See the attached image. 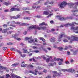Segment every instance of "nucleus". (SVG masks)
<instances>
[{"label": "nucleus", "instance_id": "nucleus-1", "mask_svg": "<svg viewBox=\"0 0 78 78\" xmlns=\"http://www.w3.org/2000/svg\"><path fill=\"white\" fill-rule=\"evenodd\" d=\"M39 25L41 26V27L39 26H36V25H33L29 26L28 28V30H33V29H37L38 30H41V28L42 30H45V29H46L47 27L45 26L43 27L42 26L45 25V26H47L48 24L44 22H43L39 24Z\"/></svg>", "mask_w": 78, "mask_h": 78}, {"label": "nucleus", "instance_id": "nucleus-2", "mask_svg": "<svg viewBox=\"0 0 78 78\" xmlns=\"http://www.w3.org/2000/svg\"><path fill=\"white\" fill-rule=\"evenodd\" d=\"M68 5L69 8H73V9H75V10H72V11L73 12H78V10L77 9V6H78V2L68 3ZM74 5H75L76 6L73 7Z\"/></svg>", "mask_w": 78, "mask_h": 78}, {"label": "nucleus", "instance_id": "nucleus-3", "mask_svg": "<svg viewBox=\"0 0 78 78\" xmlns=\"http://www.w3.org/2000/svg\"><path fill=\"white\" fill-rule=\"evenodd\" d=\"M56 17L58 18L60 20H67V19H74L73 17L72 16L67 17L66 18L65 17H62V16L61 15L57 16H56Z\"/></svg>", "mask_w": 78, "mask_h": 78}, {"label": "nucleus", "instance_id": "nucleus-4", "mask_svg": "<svg viewBox=\"0 0 78 78\" xmlns=\"http://www.w3.org/2000/svg\"><path fill=\"white\" fill-rule=\"evenodd\" d=\"M67 4V3L64 2H63L61 3L59 5V6L60 8L61 9H62L66 7V5Z\"/></svg>", "mask_w": 78, "mask_h": 78}, {"label": "nucleus", "instance_id": "nucleus-5", "mask_svg": "<svg viewBox=\"0 0 78 78\" xmlns=\"http://www.w3.org/2000/svg\"><path fill=\"white\" fill-rule=\"evenodd\" d=\"M11 24H10V26H11V27H16V25H14V24H16V22L14 21H11Z\"/></svg>", "mask_w": 78, "mask_h": 78}, {"label": "nucleus", "instance_id": "nucleus-6", "mask_svg": "<svg viewBox=\"0 0 78 78\" xmlns=\"http://www.w3.org/2000/svg\"><path fill=\"white\" fill-rule=\"evenodd\" d=\"M62 36H65V34L64 32L62 33L59 35V39L62 38Z\"/></svg>", "mask_w": 78, "mask_h": 78}, {"label": "nucleus", "instance_id": "nucleus-7", "mask_svg": "<svg viewBox=\"0 0 78 78\" xmlns=\"http://www.w3.org/2000/svg\"><path fill=\"white\" fill-rule=\"evenodd\" d=\"M50 41L51 42H55L56 41V38L54 37H52L50 39Z\"/></svg>", "mask_w": 78, "mask_h": 78}, {"label": "nucleus", "instance_id": "nucleus-8", "mask_svg": "<svg viewBox=\"0 0 78 78\" xmlns=\"http://www.w3.org/2000/svg\"><path fill=\"white\" fill-rule=\"evenodd\" d=\"M53 73V76L54 77H56L57 76H58L57 73H58V72L56 71H52Z\"/></svg>", "mask_w": 78, "mask_h": 78}, {"label": "nucleus", "instance_id": "nucleus-9", "mask_svg": "<svg viewBox=\"0 0 78 78\" xmlns=\"http://www.w3.org/2000/svg\"><path fill=\"white\" fill-rule=\"evenodd\" d=\"M28 43H32L33 42H35L34 39H31V37H30V39L28 41Z\"/></svg>", "mask_w": 78, "mask_h": 78}, {"label": "nucleus", "instance_id": "nucleus-10", "mask_svg": "<svg viewBox=\"0 0 78 78\" xmlns=\"http://www.w3.org/2000/svg\"><path fill=\"white\" fill-rule=\"evenodd\" d=\"M71 29L72 30H78V27H74L72 26L71 27Z\"/></svg>", "mask_w": 78, "mask_h": 78}, {"label": "nucleus", "instance_id": "nucleus-11", "mask_svg": "<svg viewBox=\"0 0 78 78\" xmlns=\"http://www.w3.org/2000/svg\"><path fill=\"white\" fill-rule=\"evenodd\" d=\"M69 48H72V46L70 45H69L68 47H66L64 49L65 50H68Z\"/></svg>", "mask_w": 78, "mask_h": 78}, {"label": "nucleus", "instance_id": "nucleus-12", "mask_svg": "<svg viewBox=\"0 0 78 78\" xmlns=\"http://www.w3.org/2000/svg\"><path fill=\"white\" fill-rule=\"evenodd\" d=\"M6 76L5 78H10V75L9 74H6L5 75ZM0 78H4L3 76H0Z\"/></svg>", "mask_w": 78, "mask_h": 78}, {"label": "nucleus", "instance_id": "nucleus-13", "mask_svg": "<svg viewBox=\"0 0 78 78\" xmlns=\"http://www.w3.org/2000/svg\"><path fill=\"white\" fill-rule=\"evenodd\" d=\"M27 67H30V68H31V69H33V67H34V66H33L32 65L31 63H30L29 65H27Z\"/></svg>", "mask_w": 78, "mask_h": 78}, {"label": "nucleus", "instance_id": "nucleus-14", "mask_svg": "<svg viewBox=\"0 0 78 78\" xmlns=\"http://www.w3.org/2000/svg\"><path fill=\"white\" fill-rule=\"evenodd\" d=\"M19 65V63H14L12 65V67H16V66H17Z\"/></svg>", "mask_w": 78, "mask_h": 78}, {"label": "nucleus", "instance_id": "nucleus-15", "mask_svg": "<svg viewBox=\"0 0 78 78\" xmlns=\"http://www.w3.org/2000/svg\"><path fill=\"white\" fill-rule=\"evenodd\" d=\"M78 51V50H76L75 51H73V55H76L77 54V53Z\"/></svg>", "mask_w": 78, "mask_h": 78}, {"label": "nucleus", "instance_id": "nucleus-16", "mask_svg": "<svg viewBox=\"0 0 78 78\" xmlns=\"http://www.w3.org/2000/svg\"><path fill=\"white\" fill-rule=\"evenodd\" d=\"M16 11V8L13 7L10 9V10L9 12H11L12 11Z\"/></svg>", "mask_w": 78, "mask_h": 78}, {"label": "nucleus", "instance_id": "nucleus-17", "mask_svg": "<svg viewBox=\"0 0 78 78\" xmlns=\"http://www.w3.org/2000/svg\"><path fill=\"white\" fill-rule=\"evenodd\" d=\"M29 73H32V74H34V75H37V73H34V72L33 71L30 70L29 72Z\"/></svg>", "mask_w": 78, "mask_h": 78}, {"label": "nucleus", "instance_id": "nucleus-18", "mask_svg": "<svg viewBox=\"0 0 78 78\" xmlns=\"http://www.w3.org/2000/svg\"><path fill=\"white\" fill-rule=\"evenodd\" d=\"M4 69V70H6L7 68L6 67L0 66V71H1V70H1V69Z\"/></svg>", "mask_w": 78, "mask_h": 78}, {"label": "nucleus", "instance_id": "nucleus-19", "mask_svg": "<svg viewBox=\"0 0 78 78\" xmlns=\"http://www.w3.org/2000/svg\"><path fill=\"white\" fill-rule=\"evenodd\" d=\"M23 50L24 53H30V52H31V51L28 52L27 50H25V49L24 48H23Z\"/></svg>", "mask_w": 78, "mask_h": 78}, {"label": "nucleus", "instance_id": "nucleus-20", "mask_svg": "<svg viewBox=\"0 0 78 78\" xmlns=\"http://www.w3.org/2000/svg\"><path fill=\"white\" fill-rule=\"evenodd\" d=\"M49 14V12L48 11H44V12L43 14H45V15H48Z\"/></svg>", "mask_w": 78, "mask_h": 78}, {"label": "nucleus", "instance_id": "nucleus-21", "mask_svg": "<svg viewBox=\"0 0 78 78\" xmlns=\"http://www.w3.org/2000/svg\"><path fill=\"white\" fill-rule=\"evenodd\" d=\"M28 65L27 64H22L21 65V67H27V66Z\"/></svg>", "mask_w": 78, "mask_h": 78}, {"label": "nucleus", "instance_id": "nucleus-22", "mask_svg": "<svg viewBox=\"0 0 78 78\" xmlns=\"http://www.w3.org/2000/svg\"><path fill=\"white\" fill-rule=\"evenodd\" d=\"M21 25H22V26H25V25L27 26V25H30L27 24V23H23L21 24Z\"/></svg>", "mask_w": 78, "mask_h": 78}, {"label": "nucleus", "instance_id": "nucleus-23", "mask_svg": "<svg viewBox=\"0 0 78 78\" xmlns=\"http://www.w3.org/2000/svg\"><path fill=\"white\" fill-rule=\"evenodd\" d=\"M57 61H60L61 62H63L64 60L62 58H57Z\"/></svg>", "mask_w": 78, "mask_h": 78}, {"label": "nucleus", "instance_id": "nucleus-24", "mask_svg": "<svg viewBox=\"0 0 78 78\" xmlns=\"http://www.w3.org/2000/svg\"><path fill=\"white\" fill-rule=\"evenodd\" d=\"M4 4H5L6 6H8V5H9L10 3L9 2H5L4 3Z\"/></svg>", "mask_w": 78, "mask_h": 78}, {"label": "nucleus", "instance_id": "nucleus-25", "mask_svg": "<svg viewBox=\"0 0 78 78\" xmlns=\"http://www.w3.org/2000/svg\"><path fill=\"white\" fill-rule=\"evenodd\" d=\"M39 39L40 40H41V41H42L43 42H45V40L42 37H39Z\"/></svg>", "mask_w": 78, "mask_h": 78}, {"label": "nucleus", "instance_id": "nucleus-26", "mask_svg": "<svg viewBox=\"0 0 78 78\" xmlns=\"http://www.w3.org/2000/svg\"><path fill=\"white\" fill-rule=\"evenodd\" d=\"M17 36H19V34H15V35L14 36V37L15 39H17Z\"/></svg>", "mask_w": 78, "mask_h": 78}, {"label": "nucleus", "instance_id": "nucleus-27", "mask_svg": "<svg viewBox=\"0 0 78 78\" xmlns=\"http://www.w3.org/2000/svg\"><path fill=\"white\" fill-rule=\"evenodd\" d=\"M71 69L72 70L70 72H71L72 73H75V70L73 69Z\"/></svg>", "mask_w": 78, "mask_h": 78}, {"label": "nucleus", "instance_id": "nucleus-28", "mask_svg": "<svg viewBox=\"0 0 78 78\" xmlns=\"http://www.w3.org/2000/svg\"><path fill=\"white\" fill-rule=\"evenodd\" d=\"M11 19H17V18L16 16H12L10 17Z\"/></svg>", "mask_w": 78, "mask_h": 78}, {"label": "nucleus", "instance_id": "nucleus-29", "mask_svg": "<svg viewBox=\"0 0 78 78\" xmlns=\"http://www.w3.org/2000/svg\"><path fill=\"white\" fill-rule=\"evenodd\" d=\"M71 70H72V69H66V71L68 72H71Z\"/></svg>", "mask_w": 78, "mask_h": 78}, {"label": "nucleus", "instance_id": "nucleus-30", "mask_svg": "<svg viewBox=\"0 0 78 78\" xmlns=\"http://www.w3.org/2000/svg\"><path fill=\"white\" fill-rule=\"evenodd\" d=\"M58 49L60 50V51H62L63 50V48L62 47H59L58 48Z\"/></svg>", "mask_w": 78, "mask_h": 78}, {"label": "nucleus", "instance_id": "nucleus-31", "mask_svg": "<svg viewBox=\"0 0 78 78\" xmlns=\"http://www.w3.org/2000/svg\"><path fill=\"white\" fill-rule=\"evenodd\" d=\"M30 47H32V48H33V49H37V48H37V47H35V46H31Z\"/></svg>", "mask_w": 78, "mask_h": 78}, {"label": "nucleus", "instance_id": "nucleus-32", "mask_svg": "<svg viewBox=\"0 0 78 78\" xmlns=\"http://www.w3.org/2000/svg\"><path fill=\"white\" fill-rule=\"evenodd\" d=\"M68 25H69L70 26V23H67V24H65V26L66 27H68Z\"/></svg>", "mask_w": 78, "mask_h": 78}, {"label": "nucleus", "instance_id": "nucleus-33", "mask_svg": "<svg viewBox=\"0 0 78 78\" xmlns=\"http://www.w3.org/2000/svg\"><path fill=\"white\" fill-rule=\"evenodd\" d=\"M76 23V22H72V23H70V26H72V25H74Z\"/></svg>", "mask_w": 78, "mask_h": 78}, {"label": "nucleus", "instance_id": "nucleus-34", "mask_svg": "<svg viewBox=\"0 0 78 78\" xmlns=\"http://www.w3.org/2000/svg\"><path fill=\"white\" fill-rule=\"evenodd\" d=\"M41 1H38L36 3H34V5H38V4H39V3H41L40 2Z\"/></svg>", "mask_w": 78, "mask_h": 78}, {"label": "nucleus", "instance_id": "nucleus-35", "mask_svg": "<svg viewBox=\"0 0 78 78\" xmlns=\"http://www.w3.org/2000/svg\"><path fill=\"white\" fill-rule=\"evenodd\" d=\"M24 19H26L27 20H30V18L28 17H25Z\"/></svg>", "mask_w": 78, "mask_h": 78}, {"label": "nucleus", "instance_id": "nucleus-36", "mask_svg": "<svg viewBox=\"0 0 78 78\" xmlns=\"http://www.w3.org/2000/svg\"><path fill=\"white\" fill-rule=\"evenodd\" d=\"M48 4H49V1H48L46 2H45V3L44 4V5H47Z\"/></svg>", "mask_w": 78, "mask_h": 78}, {"label": "nucleus", "instance_id": "nucleus-37", "mask_svg": "<svg viewBox=\"0 0 78 78\" xmlns=\"http://www.w3.org/2000/svg\"><path fill=\"white\" fill-rule=\"evenodd\" d=\"M35 17H37V18H41V16L38 15V16H35Z\"/></svg>", "mask_w": 78, "mask_h": 78}, {"label": "nucleus", "instance_id": "nucleus-38", "mask_svg": "<svg viewBox=\"0 0 78 78\" xmlns=\"http://www.w3.org/2000/svg\"><path fill=\"white\" fill-rule=\"evenodd\" d=\"M11 76H12V78H14V77H15V76L16 77V75L14 74H11Z\"/></svg>", "mask_w": 78, "mask_h": 78}, {"label": "nucleus", "instance_id": "nucleus-39", "mask_svg": "<svg viewBox=\"0 0 78 78\" xmlns=\"http://www.w3.org/2000/svg\"><path fill=\"white\" fill-rule=\"evenodd\" d=\"M62 74V73H57V76H61V74Z\"/></svg>", "mask_w": 78, "mask_h": 78}, {"label": "nucleus", "instance_id": "nucleus-40", "mask_svg": "<svg viewBox=\"0 0 78 78\" xmlns=\"http://www.w3.org/2000/svg\"><path fill=\"white\" fill-rule=\"evenodd\" d=\"M16 17L17 19H19V18H20V16L19 15H17Z\"/></svg>", "mask_w": 78, "mask_h": 78}, {"label": "nucleus", "instance_id": "nucleus-41", "mask_svg": "<svg viewBox=\"0 0 78 78\" xmlns=\"http://www.w3.org/2000/svg\"><path fill=\"white\" fill-rule=\"evenodd\" d=\"M50 61V58H47L46 59V61L47 62H48Z\"/></svg>", "mask_w": 78, "mask_h": 78}, {"label": "nucleus", "instance_id": "nucleus-42", "mask_svg": "<svg viewBox=\"0 0 78 78\" xmlns=\"http://www.w3.org/2000/svg\"><path fill=\"white\" fill-rule=\"evenodd\" d=\"M10 50H11L12 51H16V49L13 48H11V49H10Z\"/></svg>", "mask_w": 78, "mask_h": 78}, {"label": "nucleus", "instance_id": "nucleus-43", "mask_svg": "<svg viewBox=\"0 0 78 78\" xmlns=\"http://www.w3.org/2000/svg\"><path fill=\"white\" fill-rule=\"evenodd\" d=\"M68 41V40L67 39H65L63 40V42H67Z\"/></svg>", "mask_w": 78, "mask_h": 78}, {"label": "nucleus", "instance_id": "nucleus-44", "mask_svg": "<svg viewBox=\"0 0 78 78\" xmlns=\"http://www.w3.org/2000/svg\"><path fill=\"white\" fill-rule=\"evenodd\" d=\"M37 72H38L37 70L36 69L34 70V73H37Z\"/></svg>", "mask_w": 78, "mask_h": 78}, {"label": "nucleus", "instance_id": "nucleus-45", "mask_svg": "<svg viewBox=\"0 0 78 78\" xmlns=\"http://www.w3.org/2000/svg\"><path fill=\"white\" fill-rule=\"evenodd\" d=\"M41 57L43 58V59H46V57H45L44 55H42L41 56Z\"/></svg>", "mask_w": 78, "mask_h": 78}, {"label": "nucleus", "instance_id": "nucleus-46", "mask_svg": "<svg viewBox=\"0 0 78 78\" xmlns=\"http://www.w3.org/2000/svg\"><path fill=\"white\" fill-rule=\"evenodd\" d=\"M47 8L48 9H51V8L50 6L49 5H48L47 6Z\"/></svg>", "mask_w": 78, "mask_h": 78}, {"label": "nucleus", "instance_id": "nucleus-47", "mask_svg": "<svg viewBox=\"0 0 78 78\" xmlns=\"http://www.w3.org/2000/svg\"><path fill=\"white\" fill-rule=\"evenodd\" d=\"M30 37H27L25 38V41H27V40H28V41H29V40L30 39Z\"/></svg>", "mask_w": 78, "mask_h": 78}, {"label": "nucleus", "instance_id": "nucleus-48", "mask_svg": "<svg viewBox=\"0 0 78 78\" xmlns=\"http://www.w3.org/2000/svg\"><path fill=\"white\" fill-rule=\"evenodd\" d=\"M27 10H32L33 9H30L29 7H26Z\"/></svg>", "mask_w": 78, "mask_h": 78}, {"label": "nucleus", "instance_id": "nucleus-49", "mask_svg": "<svg viewBox=\"0 0 78 78\" xmlns=\"http://www.w3.org/2000/svg\"><path fill=\"white\" fill-rule=\"evenodd\" d=\"M8 25L6 24H4L3 25V27H4V28H6L7 27Z\"/></svg>", "mask_w": 78, "mask_h": 78}, {"label": "nucleus", "instance_id": "nucleus-50", "mask_svg": "<svg viewBox=\"0 0 78 78\" xmlns=\"http://www.w3.org/2000/svg\"><path fill=\"white\" fill-rule=\"evenodd\" d=\"M26 56V55L25 54L21 55V56H22L23 58H24V57H25Z\"/></svg>", "mask_w": 78, "mask_h": 78}, {"label": "nucleus", "instance_id": "nucleus-51", "mask_svg": "<svg viewBox=\"0 0 78 78\" xmlns=\"http://www.w3.org/2000/svg\"><path fill=\"white\" fill-rule=\"evenodd\" d=\"M9 11V9H7L4 10V12H8Z\"/></svg>", "mask_w": 78, "mask_h": 78}, {"label": "nucleus", "instance_id": "nucleus-52", "mask_svg": "<svg viewBox=\"0 0 78 78\" xmlns=\"http://www.w3.org/2000/svg\"><path fill=\"white\" fill-rule=\"evenodd\" d=\"M59 65H63L62 62H59L58 63Z\"/></svg>", "mask_w": 78, "mask_h": 78}, {"label": "nucleus", "instance_id": "nucleus-53", "mask_svg": "<svg viewBox=\"0 0 78 78\" xmlns=\"http://www.w3.org/2000/svg\"><path fill=\"white\" fill-rule=\"evenodd\" d=\"M12 32H13V31H9V32H8L7 33L8 34H11V33H12Z\"/></svg>", "mask_w": 78, "mask_h": 78}, {"label": "nucleus", "instance_id": "nucleus-54", "mask_svg": "<svg viewBox=\"0 0 78 78\" xmlns=\"http://www.w3.org/2000/svg\"><path fill=\"white\" fill-rule=\"evenodd\" d=\"M67 55H71L70 52L69 51H67Z\"/></svg>", "mask_w": 78, "mask_h": 78}, {"label": "nucleus", "instance_id": "nucleus-55", "mask_svg": "<svg viewBox=\"0 0 78 78\" xmlns=\"http://www.w3.org/2000/svg\"><path fill=\"white\" fill-rule=\"evenodd\" d=\"M27 32H28L27 31H25L24 32L23 34H24V35H26L27 34Z\"/></svg>", "mask_w": 78, "mask_h": 78}, {"label": "nucleus", "instance_id": "nucleus-56", "mask_svg": "<svg viewBox=\"0 0 78 78\" xmlns=\"http://www.w3.org/2000/svg\"><path fill=\"white\" fill-rule=\"evenodd\" d=\"M62 70L63 71V72H66V71H67V69H62Z\"/></svg>", "mask_w": 78, "mask_h": 78}, {"label": "nucleus", "instance_id": "nucleus-57", "mask_svg": "<svg viewBox=\"0 0 78 78\" xmlns=\"http://www.w3.org/2000/svg\"><path fill=\"white\" fill-rule=\"evenodd\" d=\"M3 50H6V49H8V48L7 47H4L3 48Z\"/></svg>", "mask_w": 78, "mask_h": 78}, {"label": "nucleus", "instance_id": "nucleus-58", "mask_svg": "<svg viewBox=\"0 0 78 78\" xmlns=\"http://www.w3.org/2000/svg\"><path fill=\"white\" fill-rule=\"evenodd\" d=\"M54 48H58V47H57L56 45H54Z\"/></svg>", "mask_w": 78, "mask_h": 78}, {"label": "nucleus", "instance_id": "nucleus-59", "mask_svg": "<svg viewBox=\"0 0 78 78\" xmlns=\"http://www.w3.org/2000/svg\"><path fill=\"white\" fill-rule=\"evenodd\" d=\"M12 44H13L11 42L8 43H7V45H12Z\"/></svg>", "mask_w": 78, "mask_h": 78}, {"label": "nucleus", "instance_id": "nucleus-60", "mask_svg": "<svg viewBox=\"0 0 78 78\" xmlns=\"http://www.w3.org/2000/svg\"><path fill=\"white\" fill-rule=\"evenodd\" d=\"M16 24L17 25H20V22H16Z\"/></svg>", "mask_w": 78, "mask_h": 78}, {"label": "nucleus", "instance_id": "nucleus-61", "mask_svg": "<svg viewBox=\"0 0 78 78\" xmlns=\"http://www.w3.org/2000/svg\"><path fill=\"white\" fill-rule=\"evenodd\" d=\"M7 32V31L6 30V29H5L4 30V33H5Z\"/></svg>", "mask_w": 78, "mask_h": 78}, {"label": "nucleus", "instance_id": "nucleus-62", "mask_svg": "<svg viewBox=\"0 0 78 78\" xmlns=\"http://www.w3.org/2000/svg\"><path fill=\"white\" fill-rule=\"evenodd\" d=\"M64 26H65V25L62 24L60 26V28H62V27H64Z\"/></svg>", "mask_w": 78, "mask_h": 78}, {"label": "nucleus", "instance_id": "nucleus-63", "mask_svg": "<svg viewBox=\"0 0 78 78\" xmlns=\"http://www.w3.org/2000/svg\"><path fill=\"white\" fill-rule=\"evenodd\" d=\"M15 11H20V9L15 8Z\"/></svg>", "mask_w": 78, "mask_h": 78}, {"label": "nucleus", "instance_id": "nucleus-64", "mask_svg": "<svg viewBox=\"0 0 78 78\" xmlns=\"http://www.w3.org/2000/svg\"><path fill=\"white\" fill-rule=\"evenodd\" d=\"M16 77L17 78H22L20 76H16Z\"/></svg>", "mask_w": 78, "mask_h": 78}]
</instances>
